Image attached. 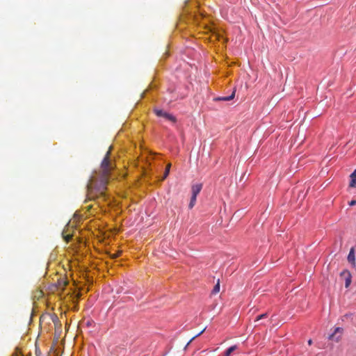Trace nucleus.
<instances>
[{
	"label": "nucleus",
	"instance_id": "6",
	"mask_svg": "<svg viewBox=\"0 0 356 356\" xmlns=\"http://www.w3.org/2000/svg\"><path fill=\"white\" fill-rule=\"evenodd\" d=\"M235 90L229 96L219 97L215 99L216 101H230L234 98Z\"/></svg>",
	"mask_w": 356,
	"mask_h": 356
},
{
	"label": "nucleus",
	"instance_id": "11",
	"mask_svg": "<svg viewBox=\"0 0 356 356\" xmlns=\"http://www.w3.org/2000/svg\"><path fill=\"white\" fill-rule=\"evenodd\" d=\"M170 166H171V164L170 163H168L165 168V172H164V175H163V179H165L168 174H169V172H170Z\"/></svg>",
	"mask_w": 356,
	"mask_h": 356
},
{
	"label": "nucleus",
	"instance_id": "15",
	"mask_svg": "<svg viewBox=\"0 0 356 356\" xmlns=\"http://www.w3.org/2000/svg\"><path fill=\"white\" fill-rule=\"evenodd\" d=\"M121 254H122V251H118L116 253L111 254V257L112 259H115V258L118 257L119 256H120Z\"/></svg>",
	"mask_w": 356,
	"mask_h": 356
},
{
	"label": "nucleus",
	"instance_id": "10",
	"mask_svg": "<svg viewBox=\"0 0 356 356\" xmlns=\"http://www.w3.org/2000/svg\"><path fill=\"white\" fill-rule=\"evenodd\" d=\"M220 291V280H218L216 284L214 286L213 289L212 291L213 294H216Z\"/></svg>",
	"mask_w": 356,
	"mask_h": 356
},
{
	"label": "nucleus",
	"instance_id": "16",
	"mask_svg": "<svg viewBox=\"0 0 356 356\" xmlns=\"http://www.w3.org/2000/svg\"><path fill=\"white\" fill-rule=\"evenodd\" d=\"M205 330H206V327H204L202 331H200V332H198V334H196L195 336H194V337H193L190 340L189 343H190V342H191V341H192L193 339H195L196 337H197L200 336V335H201V334H202L205 331Z\"/></svg>",
	"mask_w": 356,
	"mask_h": 356
},
{
	"label": "nucleus",
	"instance_id": "8",
	"mask_svg": "<svg viewBox=\"0 0 356 356\" xmlns=\"http://www.w3.org/2000/svg\"><path fill=\"white\" fill-rule=\"evenodd\" d=\"M237 349V346L234 345L229 347L225 353L224 356H231V354Z\"/></svg>",
	"mask_w": 356,
	"mask_h": 356
},
{
	"label": "nucleus",
	"instance_id": "4",
	"mask_svg": "<svg viewBox=\"0 0 356 356\" xmlns=\"http://www.w3.org/2000/svg\"><path fill=\"white\" fill-rule=\"evenodd\" d=\"M348 261L352 265L353 267L356 266L355 263V248H351L349 252V254L347 257Z\"/></svg>",
	"mask_w": 356,
	"mask_h": 356
},
{
	"label": "nucleus",
	"instance_id": "14",
	"mask_svg": "<svg viewBox=\"0 0 356 356\" xmlns=\"http://www.w3.org/2000/svg\"><path fill=\"white\" fill-rule=\"evenodd\" d=\"M63 237L65 241L69 242L71 240L72 236L71 234L65 235L64 233H63Z\"/></svg>",
	"mask_w": 356,
	"mask_h": 356
},
{
	"label": "nucleus",
	"instance_id": "13",
	"mask_svg": "<svg viewBox=\"0 0 356 356\" xmlns=\"http://www.w3.org/2000/svg\"><path fill=\"white\" fill-rule=\"evenodd\" d=\"M67 282L64 280H60L58 282V285L60 288H62V289H64V287L67 285Z\"/></svg>",
	"mask_w": 356,
	"mask_h": 356
},
{
	"label": "nucleus",
	"instance_id": "9",
	"mask_svg": "<svg viewBox=\"0 0 356 356\" xmlns=\"http://www.w3.org/2000/svg\"><path fill=\"white\" fill-rule=\"evenodd\" d=\"M196 198H197V196H194V195L191 196V201L188 204L189 209H192L195 206V202H196Z\"/></svg>",
	"mask_w": 356,
	"mask_h": 356
},
{
	"label": "nucleus",
	"instance_id": "7",
	"mask_svg": "<svg viewBox=\"0 0 356 356\" xmlns=\"http://www.w3.org/2000/svg\"><path fill=\"white\" fill-rule=\"evenodd\" d=\"M350 187L355 188L356 187V169L355 171L350 175Z\"/></svg>",
	"mask_w": 356,
	"mask_h": 356
},
{
	"label": "nucleus",
	"instance_id": "5",
	"mask_svg": "<svg viewBox=\"0 0 356 356\" xmlns=\"http://www.w3.org/2000/svg\"><path fill=\"white\" fill-rule=\"evenodd\" d=\"M202 188V184H196L193 185L192 188H191L192 195L197 196V195L200 193Z\"/></svg>",
	"mask_w": 356,
	"mask_h": 356
},
{
	"label": "nucleus",
	"instance_id": "1",
	"mask_svg": "<svg viewBox=\"0 0 356 356\" xmlns=\"http://www.w3.org/2000/svg\"><path fill=\"white\" fill-rule=\"evenodd\" d=\"M109 149L102 160L99 171H95L90 178L86 186L87 199L94 200L99 195L104 196L109 181L111 171L115 168V164L110 159Z\"/></svg>",
	"mask_w": 356,
	"mask_h": 356
},
{
	"label": "nucleus",
	"instance_id": "20",
	"mask_svg": "<svg viewBox=\"0 0 356 356\" xmlns=\"http://www.w3.org/2000/svg\"><path fill=\"white\" fill-rule=\"evenodd\" d=\"M356 204V200H353L349 202L350 206H355Z\"/></svg>",
	"mask_w": 356,
	"mask_h": 356
},
{
	"label": "nucleus",
	"instance_id": "3",
	"mask_svg": "<svg viewBox=\"0 0 356 356\" xmlns=\"http://www.w3.org/2000/svg\"><path fill=\"white\" fill-rule=\"evenodd\" d=\"M340 277L345 281V287L348 288L352 282V275L349 270H343L340 273Z\"/></svg>",
	"mask_w": 356,
	"mask_h": 356
},
{
	"label": "nucleus",
	"instance_id": "12",
	"mask_svg": "<svg viewBox=\"0 0 356 356\" xmlns=\"http://www.w3.org/2000/svg\"><path fill=\"white\" fill-rule=\"evenodd\" d=\"M341 332H342V329H341V327H337V328L335 329L334 332L333 334H332L329 337V339H333L336 333H337V332H340V333H341Z\"/></svg>",
	"mask_w": 356,
	"mask_h": 356
},
{
	"label": "nucleus",
	"instance_id": "2",
	"mask_svg": "<svg viewBox=\"0 0 356 356\" xmlns=\"http://www.w3.org/2000/svg\"><path fill=\"white\" fill-rule=\"evenodd\" d=\"M154 111L155 114L158 117L165 118V119H167V120H168L170 121H172V122H176L175 117H174L173 115H172L171 114H170L168 113H166V112L163 111L161 109L155 108L154 110Z\"/></svg>",
	"mask_w": 356,
	"mask_h": 356
},
{
	"label": "nucleus",
	"instance_id": "21",
	"mask_svg": "<svg viewBox=\"0 0 356 356\" xmlns=\"http://www.w3.org/2000/svg\"><path fill=\"white\" fill-rule=\"evenodd\" d=\"M308 344H309V345H312V339H309V340L308 341Z\"/></svg>",
	"mask_w": 356,
	"mask_h": 356
},
{
	"label": "nucleus",
	"instance_id": "17",
	"mask_svg": "<svg viewBox=\"0 0 356 356\" xmlns=\"http://www.w3.org/2000/svg\"><path fill=\"white\" fill-rule=\"evenodd\" d=\"M205 330H206V327H204L202 331H200V332H198V334H196L195 336H194V337H193L190 340L189 343H190V342H191V341H192L193 339H195L196 337H197L200 336V335H201V334H202L205 331Z\"/></svg>",
	"mask_w": 356,
	"mask_h": 356
},
{
	"label": "nucleus",
	"instance_id": "19",
	"mask_svg": "<svg viewBox=\"0 0 356 356\" xmlns=\"http://www.w3.org/2000/svg\"><path fill=\"white\" fill-rule=\"evenodd\" d=\"M267 316V314H263L257 317V321L266 318Z\"/></svg>",
	"mask_w": 356,
	"mask_h": 356
},
{
	"label": "nucleus",
	"instance_id": "18",
	"mask_svg": "<svg viewBox=\"0 0 356 356\" xmlns=\"http://www.w3.org/2000/svg\"><path fill=\"white\" fill-rule=\"evenodd\" d=\"M205 330H206V327H204L202 331H200V332H198V334H196L195 336H194V337H193L190 340L189 343H190V342H191V341H192L193 339H195L196 337H197L200 336V335H201V334H202L205 331Z\"/></svg>",
	"mask_w": 356,
	"mask_h": 356
}]
</instances>
